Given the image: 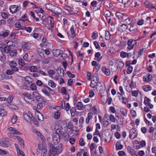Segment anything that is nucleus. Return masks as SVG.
Returning <instances> with one entry per match:
<instances>
[{"instance_id": "57", "label": "nucleus", "mask_w": 156, "mask_h": 156, "mask_svg": "<svg viewBox=\"0 0 156 156\" xmlns=\"http://www.w3.org/2000/svg\"><path fill=\"white\" fill-rule=\"evenodd\" d=\"M6 58V57L5 55L2 54V55L0 56V60L2 62H3L5 60Z\"/></svg>"}, {"instance_id": "39", "label": "nucleus", "mask_w": 156, "mask_h": 156, "mask_svg": "<svg viewBox=\"0 0 156 156\" xmlns=\"http://www.w3.org/2000/svg\"><path fill=\"white\" fill-rule=\"evenodd\" d=\"M98 82L95 81H92L91 80V83L90 84V86L92 88H95V87H97V83Z\"/></svg>"}, {"instance_id": "42", "label": "nucleus", "mask_w": 156, "mask_h": 156, "mask_svg": "<svg viewBox=\"0 0 156 156\" xmlns=\"http://www.w3.org/2000/svg\"><path fill=\"white\" fill-rule=\"evenodd\" d=\"M42 91L46 95L48 96L49 97H50L51 96V95L49 93V92L48 91L46 90L45 89H43L42 90Z\"/></svg>"}, {"instance_id": "62", "label": "nucleus", "mask_w": 156, "mask_h": 156, "mask_svg": "<svg viewBox=\"0 0 156 156\" xmlns=\"http://www.w3.org/2000/svg\"><path fill=\"white\" fill-rule=\"evenodd\" d=\"M89 94V96L90 97L92 98L94 95V93L92 90H90Z\"/></svg>"}, {"instance_id": "16", "label": "nucleus", "mask_w": 156, "mask_h": 156, "mask_svg": "<svg viewBox=\"0 0 156 156\" xmlns=\"http://www.w3.org/2000/svg\"><path fill=\"white\" fill-rule=\"evenodd\" d=\"M83 107V105L81 102H78L76 104V107L77 109L81 110Z\"/></svg>"}, {"instance_id": "44", "label": "nucleus", "mask_w": 156, "mask_h": 156, "mask_svg": "<svg viewBox=\"0 0 156 156\" xmlns=\"http://www.w3.org/2000/svg\"><path fill=\"white\" fill-rule=\"evenodd\" d=\"M33 95L35 97L37 100V99L40 96H41V95L38 93L37 92H34L33 93Z\"/></svg>"}, {"instance_id": "4", "label": "nucleus", "mask_w": 156, "mask_h": 156, "mask_svg": "<svg viewBox=\"0 0 156 156\" xmlns=\"http://www.w3.org/2000/svg\"><path fill=\"white\" fill-rule=\"evenodd\" d=\"M105 85L104 83H101L100 82H99L97 83V87L96 89L97 90H98L101 91H103L105 90Z\"/></svg>"}, {"instance_id": "22", "label": "nucleus", "mask_w": 156, "mask_h": 156, "mask_svg": "<svg viewBox=\"0 0 156 156\" xmlns=\"http://www.w3.org/2000/svg\"><path fill=\"white\" fill-rule=\"evenodd\" d=\"M9 31L8 30H6L5 31L3 32L2 34H0V38L2 37H5L9 34Z\"/></svg>"}, {"instance_id": "60", "label": "nucleus", "mask_w": 156, "mask_h": 156, "mask_svg": "<svg viewBox=\"0 0 156 156\" xmlns=\"http://www.w3.org/2000/svg\"><path fill=\"white\" fill-rule=\"evenodd\" d=\"M50 23L51 25V27L50 28L51 30H53V29L54 28V24L55 23V22L53 20H50Z\"/></svg>"}, {"instance_id": "38", "label": "nucleus", "mask_w": 156, "mask_h": 156, "mask_svg": "<svg viewBox=\"0 0 156 156\" xmlns=\"http://www.w3.org/2000/svg\"><path fill=\"white\" fill-rule=\"evenodd\" d=\"M104 15L106 18L109 17L111 15V13L109 10H106L104 13Z\"/></svg>"}, {"instance_id": "6", "label": "nucleus", "mask_w": 156, "mask_h": 156, "mask_svg": "<svg viewBox=\"0 0 156 156\" xmlns=\"http://www.w3.org/2000/svg\"><path fill=\"white\" fill-rule=\"evenodd\" d=\"M128 152L132 155V156H138L136 154V152L133 149L131 148L129 146H128L127 148Z\"/></svg>"}, {"instance_id": "30", "label": "nucleus", "mask_w": 156, "mask_h": 156, "mask_svg": "<svg viewBox=\"0 0 156 156\" xmlns=\"http://www.w3.org/2000/svg\"><path fill=\"white\" fill-rule=\"evenodd\" d=\"M58 73L59 75L61 76H63L64 75V72L62 69L60 68L59 69H58Z\"/></svg>"}, {"instance_id": "11", "label": "nucleus", "mask_w": 156, "mask_h": 156, "mask_svg": "<svg viewBox=\"0 0 156 156\" xmlns=\"http://www.w3.org/2000/svg\"><path fill=\"white\" fill-rule=\"evenodd\" d=\"M62 53V51L60 49H56L53 51L54 55L57 57L60 55Z\"/></svg>"}, {"instance_id": "19", "label": "nucleus", "mask_w": 156, "mask_h": 156, "mask_svg": "<svg viewBox=\"0 0 156 156\" xmlns=\"http://www.w3.org/2000/svg\"><path fill=\"white\" fill-rule=\"evenodd\" d=\"M29 43L23 42L22 44V47L24 50H27L29 48Z\"/></svg>"}, {"instance_id": "61", "label": "nucleus", "mask_w": 156, "mask_h": 156, "mask_svg": "<svg viewBox=\"0 0 156 156\" xmlns=\"http://www.w3.org/2000/svg\"><path fill=\"white\" fill-rule=\"evenodd\" d=\"M24 28L25 30L28 32L30 33L31 31L32 28L30 27H25Z\"/></svg>"}, {"instance_id": "58", "label": "nucleus", "mask_w": 156, "mask_h": 156, "mask_svg": "<svg viewBox=\"0 0 156 156\" xmlns=\"http://www.w3.org/2000/svg\"><path fill=\"white\" fill-rule=\"evenodd\" d=\"M1 15L2 17L4 19H7L8 17V15L5 12H2Z\"/></svg>"}, {"instance_id": "31", "label": "nucleus", "mask_w": 156, "mask_h": 156, "mask_svg": "<svg viewBox=\"0 0 156 156\" xmlns=\"http://www.w3.org/2000/svg\"><path fill=\"white\" fill-rule=\"evenodd\" d=\"M54 5L51 4H46L45 5L46 8L51 11V9H52Z\"/></svg>"}, {"instance_id": "46", "label": "nucleus", "mask_w": 156, "mask_h": 156, "mask_svg": "<svg viewBox=\"0 0 156 156\" xmlns=\"http://www.w3.org/2000/svg\"><path fill=\"white\" fill-rule=\"evenodd\" d=\"M34 122V123L35 124V125L36 126H39V123L38 121L37 120V119H35V118L34 117L32 118V120Z\"/></svg>"}, {"instance_id": "43", "label": "nucleus", "mask_w": 156, "mask_h": 156, "mask_svg": "<svg viewBox=\"0 0 156 156\" xmlns=\"http://www.w3.org/2000/svg\"><path fill=\"white\" fill-rule=\"evenodd\" d=\"M17 154L19 155H20L21 156H25V154L24 152L22 151H21L20 149H17Z\"/></svg>"}, {"instance_id": "17", "label": "nucleus", "mask_w": 156, "mask_h": 156, "mask_svg": "<svg viewBox=\"0 0 156 156\" xmlns=\"http://www.w3.org/2000/svg\"><path fill=\"white\" fill-rule=\"evenodd\" d=\"M123 148V146L121 144V143L119 142H117L116 144V150H119L122 149Z\"/></svg>"}, {"instance_id": "47", "label": "nucleus", "mask_w": 156, "mask_h": 156, "mask_svg": "<svg viewBox=\"0 0 156 156\" xmlns=\"http://www.w3.org/2000/svg\"><path fill=\"white\" fill-rule=\"evenodd\" d=\"M98 37V33L97 31H94L92 35V37L94 39H96Z\"/></svg>"}, {"instance_id": "54", "label": "nucleus", "mask_w": 156, "mask_h": 156, "mask_svg": "<svg viewBox=\"0 0 156 156\" xmlns=\"http://www.w3.org/2000/svg\"><path fill=\"white\" fill-rule=\"evenodd\" d=\"M28 55L27 53H26L23 56V58L24 60L27 62H29V59L28 58Z\"/></svg>"}, {"instance_id": "37", "label": "nucleus", "mask_w": 156, "mask_h": 156, "mask_svg": "<svg viewBox=\"0 0 156 156\" xmlns=\"http://www.w3.org/2000/svg\"><path fill=\"white\" fill-rule=\"evenodd\" d=\"M24 79L26 81L28 82V83H31L32 82V80L31 78L28 76H27L24 77Z\"/></svg>"}, {"instance_id": "56", "label": "nucleus", "mask_w": 156, "mask_h": 156, "mask_svg": "<svg viewBox=\"0 0 156 156\" xmlns=\"http://www.w3.org/2000/svg\"><path fill=\"white\" fill-rule=\"evenodd\" d=\"M9 107L10 108L12 109H18V108L17 106L13 104L10 105Z\"/></svg>"}, {"instance_id": "3", "label": "nucleus", "mask_w": 156, "mask_h": 156, "mask_svg": "<svg viewBox=\"0 0 156 156\" xmlns=\"http://www.w3.org/2000/svg\"><path fill=\"white\" fill-rule=\"evenodd\" d=\"M52 137L53 141L55 144H56L59 142L60 141V137L58 135H57L56 133H53Z\"/></svg>"}, {"instance_id": "45", "label": "nucleus", "mask_w": 156, "mask_h": 156, "mask_svg": "<svg viewBox=\"0 0 156 156\" xmlns=\"http://www.w3.org/2000/svg\"><path fill=\"white\" fill-rule=\"evenodd\" d=\"M133 67L131 66H129L127 70V73L128 74H130L132 73L133 71Z\"/></svg>"}, {"instance_id": "18", "label": "nucleus", "mask_w": 156, "mask_h": 156, "mask_svg": "<svg viewBox=\"0 0 156 156\" xmlns=\"http://www.w3.org/2000/svg\"><path fill=\"white\" fill-rule=\"evenodd\" d=\"M61 136H63L64 137V140L65 141H68L69 134L68 133L63 132Z\"/></svg>"}, {"instance_id": "59", "label": "nucleus", "mask_w": 156, "mask_h": 156, "mask_svg": "<svg viewBox=\"0 0 156 156\" xmlns=\"http://www.w3.org/2000/svg\"><path fill=\"white\" fill-rule=\"evenodd\" d=\"M36 69V67L35 66H30V70L31 72H34Z\"/></svg>"}, {"instance_id": "29", "label": "nucleus", "mask_w": 156, "mask_h": 156, "mask_svg": "<svg viewBox=\"0 0 156 156\" xmlns=\"http://www.w3.org/2000/svg\"><path fill=\"white\" fill-rule=\"evenodd\" d=\"M63 131H62L60 129H58L55 131V132L53 133H56L57 135H58L60 137V136L62 135V133H63Z\"/></svg>"}, {"instance_id": "33", "label": "nucleus", "mask_w": 156, "mask_h": 156, "mask_svg": "<svg viewBox=\"0 0 156 156\" xmlns=\"http://www.w3.org/2000/svg\"><path fill=\"white\" fill-rule=\"evenodd\" d=\"M60 115V112L58 111H56L55 112L54 117L55 119H58L59 118Z\"/></svg>"}, {"instance_id": "50", "label": "nucleus", "mask_w": 156, "mask_h": 156, "mask_svg": "<svg viewBox=\"0 0 156 156\" xmlns=\"http://www.w3.org/2000/svg\"><path fill=\"white\" fill-rule=\"evenodd\" d=\"M79 144L80 146H83L85 145L83 139L82 138L80 139L79 140Z\"/></svg>"}, {"instance_id": "52", "label": "nucleus", "mask_w": 156, "mask_h": 156, "mask_svg": "<svg viewBox=\"0 0 156 156\" xmlns=\"http://www.w3.org/2000/svg\"><path fill=\"white\" fill-rule=\"evenodd\" d=\"M9 65L12 68V67L16 66H17V64L15 62L12 61L9 63Z\"/></svg>"}, {"instance_id": "63", "label": "nucleus", "mask_w": 156, "mask_h": 156, "mask_svg": "<svg viewBox=\"0 0 156 156\" xmlns=\"http://www.w3.org/2000/svg\"><path fill=\"white\" fill-rule=\"evenodd\" d=\"M94 44L95 46L96 49H98L100 48V47L98 43L96 41H94Z\"/></svg>"}, {"instance_id": "55", "label": "nucleus", "mask_w": 156, "mask_h": 156, "mask_svg": "<svg viewBox=\"0 0 156 156\" xmlns=\"http://www.w3.org/2000/svg\"><path fill=\"white\" fill-rule=\"evenodd\" d=\"M24 99L27 102H28V103H31L33 101H34V99L32 98H24Z\"/></svg>"}, {"instance_id": "35", "label": "nucleus", "mask_w": 156, "mask_h": 156, "mask_svg": "<svg viewBox=\"0 0 156 156\" xmlns=\"http://www.w3.org/2000/svg\"><path fill=\"white\" fill-rule=\"evenodd\" d=\"M17 117L16 115L13 116L11 119V122L13 124H15L16 122Z\"/></svg>"}, {"instance_id": "36", "label": "nucleus", "mask_w": 156, "mask_h": 156, "mask_svg": "<svg viewBox=\"0 0 156 156\" xmlns=\"http://www.w3.org/2000/svg\"><path fill=\"white\" fill-rule=\"evenodd\" d=\"M151 100L148 98H147L146 97H144V104L146 106H147V104L148 103H150Z\"/></svg>"}, {"instance_id": "20", "label": "nucleus", "mask_w": 156, "mask_h": 156, "mask_svg": "<svg viewBox=\"0 0 156 156\" xmlns=\"http://www.w3.org/2000/svg\"><path fill=\"white\" fill-rule=\"evenodd\" d=\"M115 15L119 20H122L123 18L124 14L121 12H116Z\"/></svg>"}, {"instance_id": "32", "label": "nucleus", "mask_w": 156, "mask_h": 156, "mask_svg": "<svg viewBox=\"0 0 156 156\" xmlns=\"http://www.w3.org/2000/svg\"><path fill=\"white\" fill-rule=\"evenodd\" d=\"M151 78L152 76L150 74L148 75L147 76H144V79H145V81L147 82L150 81L151 80Z\"/></svg>"}, {"instance_id": "53", "label": "nucleus", "mask_w": 156, "mask_h": 156, "mask_svg": "<svg viewBox=\"0 0 156 156\" xmlns=\"http://www.w3.org/2000/svg\"><path fill=\"white\" fill-rule=\"evenodd\" d=\"M41 62L43 63L48 64L50 60L48 59L44 58L42 59Z\"/></svg>"}, {"instance_id": "49", "label": "nucleus", "mask_w": 156, "mask_h": 156, "mask_svg": "<svg viewBox=\"0 0 156 156\" xmlns=\"http://www.w3.org/2000/svg\"><path fill=\"white\" fill-rule=\"evenodd\" d=\"M11 50V48L9 46H6L4 48V51L7 53H9Z\"/></svg>"}, {"instance_id": "24", "label": "nucleus", "mask_w": 156, "mask_h": 156, "mask_svg": "<svg viewBox=\"0 0 156 156\" xmlns=\"http://www.w3.org/2000/svg\"><path fill=\"white\" fill-rule=\"evenodd\" d=\"M48 84L49 86L52 88H54L56 86V84L53 81L51 80H50L48 81Z\"/></svg>"}, {"instance_id": "64", "label": "nucleus", "mask_w": 156, "mask_h": 156, "mask_svg": "<svg viewBox=\"0 0 156 156\" xmlns=\"http://www.w3.org/2000/svg\"><path fill=\"white\" fill-rule=\"evenodd\" d=\"M125 21L126 23L128 24H129L132 21L131 19L129 18H126L125 19Z\"/></svg>"}, {"instance_id": "23", "label": "nucleus", "mask_w": 156, "mask_h": 156, "mask_svg": "<svg viewBox=\"0 0 156 156\" xmlns=\"http://www.w3.org/2000/svg\"><path fill=\"white\" fill-rule=\"evenodd\" d=\"M120 112L124 116H127V110L125 109L121 108L120 109Z\"/></svg>"}, {"instance_id": "14", "label": "nucleus", "mask_w": 156, "mask_h": 156, "mask_svg": "<svg viewBox=\"0 0 156 156\" xmlns=\"http://www.w3.org/2000/svg\"><path fill=\"white\" fill-rule=\"evenodd\" d=\"M99 79L98 75L97 74H94L93 75V76L91 79V80L92 81H95L98 82Z\"/></svg>"}, {"instance_id": "1", "label": "nucleus", "mask_w": 156, "mask_h": 156, "mask_svg": "<svg viewBox=\"0 0 156 156\" xmlns=\"http://www.w3.org/2000/svg\"><path fill=\"white\" fill-rule=\"evenodd\" d=\"M62 145L60 144L58 147H55L52 144H50V149L49 152L50 154L52 155L53 156H55L57 154H59L62 151Z\"/></svg>"}, {"instance_id": "51", "label": "nucleus", "mask_w": 156, "mask_h": 156, "mask_svg": "<svg viewBox=\"0 0 156 156\" xmlns=\"http://www.w3.org/2000/svg\"><path fill=\"white\" fill-rule=\"evenodd\" d=\"M66 73L68 76L71 78H73L75 77V75L74 74H72L69 71H67Z\"/></svg>"}, {"instance_id": "15", "label": "nucleus", "mask_w": 156, "mask_h": 156, "mask_svg": "<svg viewBox=\"0 0 156 156\" xmlns=\"http://www.w3.org/2000/svg\"><path fill=\"white\" fill-rule=\"evenodd\" d=\"M143 90L146 92L152 89L151 87L149 85H145L143 86L142 87Z\"/></svg>"}, {"instance_id": "25", "label": "nucleus", "mask_w": 156, "mask_h": 156, "mask_svg": "<svg viewBox=\"0 0 156 156\" xmlns=\"http://www.w3.org/2000/svg\"><path fill=\"white\" fill-rule=\"evenodd\" d=\"M129 53L122 51L121 52L120 56L123 58H125L126 57H129Z\"/></svg>"}, {"instance_id": "7", "label": "nucleus", "mask_w": 156, "mask_h": 156, "mask_svg": "<svg viewBox=\"0 0 156 156\" xmlns=\"http://www.w3.org/2000/svg\"><path fill=\"white\" fill-rule=\"evenodd\" d=\"M18 8V7L16 5H11L9 7L10 12L12 14L16 13Z\"/></svg>"}, {"instance_id": "34", "label": "nucleus", "mask_w": 156, "mask_h": 156, "mask_svg": "<svg viewBox=\"0 0 156 156\" xmlns=\"http://www.w3.org/2000/svg\"><path fill=\"white\" fill-rule=\"evenodd\" d=\"M18 63L19 65L22 66H25V63L23 59L22 58H20L18 60Z\"/></svg>"}, {"instance_id": "13", "label": "nucleus", "mask_w": 156, "mask_h": 156, "mask_svg": "<svg viewBox=\"0 0 156 156\" xmlns=\"http://www.w3.org/2000/svg\"><path fill=\"white\" fill-rule=\"evenodd\" d=\"M70 32L71 34V38L73 39L75 36V32L74 30V28L73 26H72L70 29Z\"/></svg>"}, {"instance_id": "8", "label": "nucleus", "mask_w": 156, "mask_h": 156, "mask_svg": "<svg viewBox=\"0 0 156 156\" xmlns=\"http://www.w3.org/2000/svg\"><path fill=\"white\" fill-rule=\"evenodd\" d=\"M127 26L124 24H122L120 26H119L118 27V30L119 32H123L125 31L127 29Z\"/></svg>"}, {"instance_id": "9", "label": "nucleus", "mask_w": 156, "mask_h": 156, "mask_svg": "<svg viewBox=\"0 0 156 156\" xmlns=\"http://www.w3.org/2000/svg\"><path fill=\"white\" fill-rule=\"evenodd\" d=\"M9 141L7 140L6 139H3L2 140L1 142L0 143L1 146L3 147H8L9 145Z\"/></svg>"}, {"instance_id": "12", "label": "nucleus", "mask_w": 156, "mask_h": 156, "mask_svg": "<svg viewBox=\"0 0 156 156\" xmlns=\"http://www.w3.org/2000/svg\"><path fill=\"white\" fill-rule=\"evenodd\" d=\"M102 70L103 72L107 76H109L110 75V70L107 69L105 67H102Z\"/></svg>"}, {"instance_id": "21", "label": "nucleus", "mask_w": 156, "mask_h": 156, "mask_svg": "<svg viewBox=\"0 0 156 156\" xmlns=\"http://www.w3.org/2000/svg\"><path fill=\"white\" fill-rule=\"evenodd\" d=\"M37 102L39 103H44L46 102L45 100L41 96H40L36 100Z\"/></svg>"}, {"instance_id": "10", "label": "nucleus", "mask_w": 156, "mask_h": 156, "mask_svg": "<svg viewBox=\"0 0 156 156\" xmlns=\"http://www.w3.org/2000/svg\"><path fill=\"white\" fill-rule=\"evenodd\" d=\"M51 11V12H54L56 13H57L58 12H61L62 11L60 8L54 5Z\"/></svg>"}, {"instance_id": "40", "label": "nucleus", "mask_w": 156, "mask_h": 156, "mask_svg": "<svg viewBox=\"0 0 156 156\" xmlns=\"http://www.w3.org/2000/svg\"><path fill=\"white\" fill-rule=\"evenodd\" d=\"M9 53L10 55L12 57L15 56L17 54L16 51L15 50H11Z\"/></svg>"}, {"instance_id": "28", "label": "nucleus", "mask_w": 156, "mask_h": 156, "mask_svg": "<svg viewBox=\"0 0 156 156\" xmlns=\"http://www.w3.org/2000/svg\"><path fill=\"white\" fill-rule=\"evenodd\" d=\"M37 15L40 18H41L42 20L43 21L45 20L46 17L43 14H42L41 13H37Z\"/></svg>"}, {"instance_id": "41", "label": "nucleus", "mask_w": 156, "mask_h": 156, "mask_svg": "<svg viewBox=\"0 0 156 156\" xmlns=\"http://www.w3.org/2000/svg\"><path fill=\"white\" fill-rule=\"evenodd\" d=\"M37 118L38 120L41 121H43L44 119V117L43 115L41 113H39L38 115Z\"/></svg>"}, {"instance_id": "26", "label": "nucleus", "mask_w": 156, "mask_h": 156, "mask_svg": "<svg viewBox=\"0 0 156 156\" xmlns=\"http://www.w3.org/2000/svg\"><path fill=\"white\" fill-rule=\"evenodd\" d=\"M111 38V35L110 32L108 30L105 31V39L106 40H108Z\"/></svg>"}, {"instance_id": "48", "label": "nucleus", "mask_w": 156, "mask_h": 156, "mask_svg": "<svg viewBox=\"0 0 156 156\" xmlns=\"http://www.w3.org/2000/svg\"><path fill=\"white\" fill-rule=\"evenodd\" d=\"M30 89L33 90H35L37 89V87L36 84L34 83H32L30 85Z\"/></svg>"}, {"instance_id": "27", "label": "nucleus", "mask_w": 156, "mask_h": 156, "mask_svg": "<svg viewBox=\"0 0 156 156\" xmlns=\"http://www.w3.org/2000/svg\"><path fill=\"white\" fill-rule=\"evenodd\" d=\"M41 156H45L47 153V150L45 148V147L44 146L42 147V150Z\"/></svg>"}, {"instance_id": "2", "label": "nucleus", "mask_w": 156, "mask_h": 156, "mask_svg": "<svg viewBox=\"0 0 156 156\" xmlns=\"http://www.w3.org/2000/svg\"><path fill=\"white\" fill-rule=\"evenodd\" d=\"M23 118L25 120L28 122H30L33 117L32 115L30 113H28L27 114L26 113L23 112Z\"/></svg>"}, {"instance_id": "5", "label": "nucleus", "mask_w": 156, "mask_h": 156, "mask_svg": "<svg viewBox=\"0 0 156 156\" xmlns=\"http://www.w3.org/2000/svg\"><path fill=\"white\" fill-rule=\"evenodd\" d=\"M137 135V133L135 129H132L130 131L129 138L133 139L136 137Z\"/></svg>"}]
</instances>
